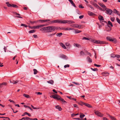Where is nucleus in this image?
I'll list each match as a JSON object with an SVG mask.
<instances>
[{"label":"nucleus","mask_w":120,"mask_h":120,"mask_svg":"<svg viewBox=\"0 0 120 120\" xmlns=\"http://www.w3.org/2000/svg\"><path fill=\"white\" fill-rule=\"evenodd\" d=\"M50 23H58L65 24L68 23V24L73 23H75L72 20H54L50 22Z\"/></svg>","instance_id":"f257e3e1"},{"label":"nucleus","mask_w":120,"mask_h":120,"mask_svg":"<svg viewBox=\"0 0 120 120\" xmlns=\"http://www.w3.org/2000/svg\"><path fill=\"white\" fill-rule=\"evenodd\" d=\"M40 30H45L46 32H50L53 31V26H48L41 28Z\"/></svg>","instance_id":"f03ea898"},{"label":"nucleus","mask_w":120,"mask_h":120,"mask_svg":"<svg viewBox=\"0 0 120 120\" xmlns=\"http://www.w3.org/2000/svg\"><path fill=\"white\" fill-rule=\"evenodd\" d=\"M91 41L94 43L96 44H104L105 43V42H104L99 40H91Z\"/></svg>","instance_id":"7ed1b4c3"},{"label":"nucleus","mask_w":120,"mask_h":120,"mask_svg":"<svg viewBox=\"0 0 120 120\" xmlns=\"http://www.w3.org/2000/svg\"><path fill=\"white\" fill-rule=\"evenodd\" d=\"M94 112L96 115L102 117L103 116V114L101 113L98 111H96V110H94Z\"/></svg>","instance_id":"20e7f679"},{"label":"nucleus","mask_w":120,"mask_h":120,"mask_svg":"<svg viewBox=\"0 0 120 120\" xmlns=\"http://www.w3.org/2000/svg\"><path fill=\"white\" fill-rule=\"evenodd\" d=\"M57 100H60L62 102V103H64V104H65L67 102L65 101L64 99H63L59 95L58 96V99H57Z\"/></svg>","instance_id":"39448f33"},{"label":"nucleus","mask_w":120,"mask_h":120,"mask_svg":"<svg viewBox=\"0 0 120 120\" xmlns=\"http://www.w3.org/2000/svg\"><path fill=\"white\" fill-rule=\"evenodd\" d=\"M105 10L106 11V13L109 15H111L112 11L111 9L107 8H105Z\"/></svg>","instance_id":"423d86ee"},{"label":"nucleus","mask_w":120,"mask_h":120,"mask_svg":"<svg viewBox=\"0 0 120 120\" xmlns=\"http://www.w3.org/2000/svg\"><path fill=\"white\" fill-rule=\"evenodd\" d=\"M110 41L114 43H116L117 42L116 39L115 38H112Z\"/></svg>","instance_id":"0eeeda50"},{"label":"nucleus","mask_w":120,"mask_h":120,"mask_svg":"<svg viewBox=\"0 0 120 120\" xmlns=\"http://www.w3.org/2000/svg\"><path fill=\"white\" fill-rule=\"evenodd\" d=\"M58 96L59 95L57 94H56L55 95H52L50 97L51 98H53L55 99H56L57 100L58 99Z\"/></svg>","instance_id":"6e6552de"},{"label":"nucleus","mask_w":120,"mask_h":120,"mask_svg":"<svg viewBox=\"0 0 120 120\" xmlns=\"http://www.w3.org/2000/svg\"><path fill=\"white\" fill-rule=\"evenodd\" d=\"M113 11L114 13L120 16V14L119 13V12L118 11H117L116 9H114Z\"/></svg>","instance_id":"1a4fd4ad"},{"label":"nucleus","mask_w":120,"mask_h":120,"mask_svg":"<svg viewBox=\"0 0 120 120\" xmlns=\"http://www.w3.org/2000/svg\"><path fill=\"white\" fill-rule=\"evenodd\" d=\"M98 4L102 8L104 9H105L106 7V6L103 3H98Z\"/></svg>","instance_id":"9d476101"},{"label":"nucleus","mask_w":120,"mask_h":120,"mask_svg":"<svg viewBox=\"0 0 120 120\" xmlns=\"http://www.w3.org/2000/svg\"><path fill=\"white\" fill-rule=\"evenodd\" d=\"M108 115L109 117H110L112 120H116L115 118L113 116H110V115L108 114Z\"/></svg>","instance_id":"9b49d317"},{"label":"nucleus","mask_w":120,"mask_h":120,"mask_svg":"<svg viewBox=\"0 0 120 120\" xmlns=\"http://www.w3.org/2000/svg\"><path fill=\"white\" fill-rule=\"evenodd\" d=\"M87 61L89 63H91L92 62V60L90 58L89 56H88L86 58Z\"/></svg>","instance_id":"f8f14e48"},{"label":"nucleus","mask_w":120,"mask_h":120,"mask_svg":"<svg viewBox=\"0 0 120 120\" xmlns=\"http://www.w3.org/2000/svg\"><path fill=\"white\" fill-rule=\"evenodd\" d=\"M71 26L75 28H78V27H79L78 26V24H72L71 25Z\"/></svg>","instance_id":"ddd939ff"},{"label":"nucleus","mask_w":120,"mask_h":120,"mask_svg":"<svg viewBox=\"0 0 120 120\" xmlns=\"http://www.w3.org/2000/svg\"><path fill=\"white\" fill-rule=\"evenodd\" d=\"M53 31L55 30H57L60 29V27L59 26H53Z\"/></svg>","instance_id":"4468645a"},{"label":"nucleus","mask_w":120,"mask_h":120,"mask_svg":"<svg viewBox=\"0 0 120 120\" xmlns=\"http://www.w3.org/2000/svg\"><path fill=\"white\" fill-rule=\"evenodd\" d=\"M98 18L100 21H103L104 20L103 17L101 15H100L98 16Z\"/></svg>","instance_id":"2eb2a0df"},{"label":"nucleus","mask_w":120,"mask_h":120,"mask_svg":"<svg viewBox=\"0 0 120 120\" xmlns=\"http://www.w3.org/2000/svg\"><path fill=\"white\" fill-rule=\"evenodd\" d=\"M65 45L66 46H67V48H70L71 46V45L68 42L66 43L65 44Z\"/></svg>","instance_id":"dca6fc26"},{"label":"nucleus","mask_w":120,"mask_h":120,"mask_svg":"<svg viewBox=\"0 0 120 120\" xmlns=\"http://www.w3.org/2000/svg\"><path fill=\"white\" fill-rule=\"evenodd\" d=\"M56 108L58 109L59 111H61L62 110V108L58 105H57L55 106Z\"/></svg>","instance_id":"f3484780"},{"label":"nucleus","mask_w":120,"mask_h":120,"mask_svg":"<svg viewBox=\"0 0 120 120\" xmlns=\"http://www.w3.org/2000/svg\"><path fill=\"white\" fill-rule=\"evenodd\" d=\"M47 82L49 83L52 85L54 82V81L52 80H50L49 81H47Z\"/></svg>","instance_id":"a211bd4d"},{"label":"nucleus","mask_w":120,"mask_h":120,"mask_svg":"<svg viewBox=\"0 0 120 120\" xmlns=\"http://www.w3.org/2000/svg\"><path fill=\"white\" fill-rule=\"evenodd\" d=\"M74 46H75L77 47L78 48L81 47V45L79 44L74 43Z\"/></svg>","instance_id":"6ab92c4d"},{"label":"nucleus","mask_w":120,"mask_h":120,"mask_svg":"<svg viewBox=\"0 0 120 120\" xmlns=\"http://www.w3.org/2000/svg\"><path fill=\"white\" fill-rule=\"evenodd\" d=\"M84 105L85 106H87V107H89V108H92V106H91L89 104L85 103L84 104Z\"/></svg>","instance_id":"aec40b11"},{"label":"nucleus","mask_w":120,"mask_h":120,"mask_svg":"<svg viewBox=\"0 0 120 120\" xmlns=\"http://www.w3.org/2000/svg\"><path fill=\"white\" fill-rule=\"evenodd\" d=\"M88 15L90 16H92L93 15H94L95 14L94 13H93L92 12L89 11H88Z\"/></svg>","instance_id":"412c9836"},{"label":"nucleus","mask_w":120,"mask_h":120,"mask_svg":"<svg viewBox=\"0 0 120 120\" xmlns=\"http://www.w3.org/2000/svg\"><path fill=\"white\" fill-rule=\"evenodd\" d=\"M7 83L6 82H3L1 83L0 84V86L1 87H2V86L3 85L6 86L7 85Z\"/></svg>","instance_id":"4be33fe9"},{"label":"nucleus","mask_w":120,"mask_h":120,"mask_svg":"<svg viewBox=\"0 0 120 120\" xmlns=\"http://www.w3.org/2000/svg\"><path fill=\"white\" fill-rule=\"evenodd\" d=\"M60 45L64 49H66V48L65 46L62 43H60Z\"/></svg>","instance_id":"5701e85b"},{"label":"nucleus","mask_w":120,"mask_h":120,"mask_svg":"<svg viewBox=\"0 0 120 120\" xmlns=\"http://www.w3.org/2000/svg\"><path fill=\"white\" fill-rule=\"evenodd\" d=\"M6 4H7V6L9 7H11L12 4H11L8 2H6Z\"/></svg>","instance_id":"b1692460"},{"label":"nucleus","mask_w":120,"mask_h":120,"mask_svg":"<svg viewBox=\"0 0 120 120\" xmlns=\"http://www.w3.org/2000/svg\"><path fill=\"white\" fill-rule=\"evenodd\" d=\"M23 96L25 97L26 98H30V96L29 95L26 94H24L23 95Z\"/></svg>","instance_id":"393cba45"},{"label":"nucleus","mask_w":120,"mask_h":120,"mask_svg":"<svg viewBox=\"0 0 120 120\" xmlns=\"http://www.w3.org/2000/svg\"><path fill=\"white\" fill-rule=\"evenodd\" d=\"M78 26L79 27H78V28H82L85 27V26L81 25H78Z\"/></svg>","instance_id":"a878e982"},{"label":"nucleus","mask_w":120,"mask_h":120,"mask_svg":"<svg viewBox=\"0 0 120 120\" xmlns=\"http://www.w3.org/2000/svg\"><path fill=\"white\" fill-rule=\"evenodd\" d=\"M66 57V55L63 54L61 55L60 56V57L61 58H65Z\"/></svg>","instance_id":"bb28decb"},{"label":"nucleus","mask_w":120,"mask_h":120,"mask_svg":"<svg viewBox=\"0 0 120 120\" xmlns=\"http://www.w3.org/2000/svg\"><path fill=\"white\" fill-rule=\"evenodd\" d=\"M85 103H84L82 101H81L79 102L78 104H79L81 106H82L83 105H84V104Z\"/></svg>","instance_id":"cd10ccee"},{"label":"nucleus","mask_w":120,"mask_h":120,"mask_svg":"<svg viewBox=\"0 0 120 120\" xmlns=\"http://www.w3.org/2000/svg\"><path fill=\"white\" fill-rule=\"evenodd\" d=\"M13 7L14 8H18V7L16 5L14 4H12V7Z\"/></svg>","instance_id":"c85d7f7f"},{"label":"nucleus","mask_w":120,"mask_h":120,"mask_svg":"<svg viewBox=\"0 0 120 120\" xmlns=\"http://www.w3.org/2000/svg\"><path fill=\"white\" fill-rule=\"evenodd\" d=\"M108 25H110L112 27L113 26V25L112 23L109 21H108Z\"/></svg>","instance_id":"c756f323"},{"label":"nucleus","mask_w":120,"mask_h":120,"mask_svg":"<svg viewBox=\"0 0 120 120\" xmlns=\"http://www.w3.org/2000/svg\"><path fill=\"white\" fill-rule=\"evenodd\" d=\"M35 32V30H32L29 31V33L30 34H31L34 33Z\"/></svg>","instance_id":"7c9ffc66"},{"label":"nucleus","mask_w":120,"mask_h":120,"mask_svg":"<svg viewBox=\"0 0 120 120\" xmlns=\"http://www.w3.org/2000/svg\"><path fill=\"white\" fill-rule=\"evenodd\" d=\"M112 38V37L109 36L107 37L106 38L107 39V40H108L109 41H111V40Z\"/></svg>","instance_id":"2f4dec72"},{"label":"nucleus","mask_w":120,"mask_h":120,"mask_svg":"<svg viewBox=\"0 0 120 120\" xmlns=\"http://www.w3.org/2000/svg\"><path fill=\"white\" fill-rule=\"evenodd\" d=\"M33 71H34V75L36 74L38 72V71H37V70L35 69H33Z\"/></svg>","instance_id":"473e14b6"},{"label":"nucleus","mask_w":120,"mask_h":120,"mask_svg":"<svg viewBox=\"0 0 120 120\" xmlns=\"http://www.w3.org/2000/svg\"><path fill=\"white\" fill-rule=\"evenodd\" d=\"M62 34V33H60L57 34H56V35L57 36L60 37Z\"/></svg>","instance_id":"72a5a7b5"},{"label":"nucleus","mask_w":120,"mask_h":120,"mask_svg":"<svg viewBox=\"0 0 120 120\" xmlns=\"http://www.w3.org/2000/svg\"><path fill=\"white\" fill-rule=\"evenodd\" d=\"M82 31H81L79 30H76L75 31V33H80Z\"/></svg>","instance_id":"f704fd0d"},{"label":"nucleus","mask_w":120,"mask_h":120,"mask_svg":"<svg viewBox=\"0 0 120 120\" xmlns=\"http://www.w3.org/2000/svg\"><path fill=\"white\" fill-rule=\"evenodd\" d=\"M71 3V4L74 7H75V8H76V6L75 5V4H74V2H73V1H72L71 2H70Z\"/></svg>","instance_id":"c9c22d12"},{"label":"nucleus","mask_w":120,"mask_h":120,"mask_svg":"<svg viewBox=\"0 0 120 120\" xmlns=\"http://www.w3.org/2000/svg\"><path fill=\"white\" fill-rule=\"evenodd\" d=\"M24 114H26L28 115V116H31V114L30 113H28L27 112H25L24 113Z\"/></svg>","instance_id":"e433bc0d"},{"label":"nucleus","mask_w":120,"mask_h":120,"mask_svg":"<svg viewBox=\"0 0 120 120\" xmlns=\"http://www.w3.org/2000/svg\"><path fill=\"white\" fill-rule=\"evenodd\" d=\"M80 56L83 55H84V52L82 51L80 52Z\"/></svg>","instance_id":"4c0bfd02"},{"label":"nucleus","mask_w":120,"mask_h":120,"mask_svg":"<svg viewBox=\"0 0 120 120\" xmlns=\"http://www.w3.org/2000/svg\"><path fill=\"white\" fill-rule=\"evenodd\" d=\"M38 22L37 21H30V22L31 24H33L34 23H37Z\"/></svg>","instance_id":"58836bf2"},{"label":"nucleus","mask_w":120,"mask_h":120,"mask_svg":"<svg viewBox=\"0 0 120 120\" xmlns=\"http://www.w3.org/2000/svg\"><path fill=\"white\" fill-rule=\"evenodd\" d=\"M93 5L97 8H98L99 7V6L96 3H94Z\"/></svg>","instance_id":"ea45409f"},{"label":"nucleus","mask_w":120,"mask_h":120,"mask_svg":"<svg viewBox=\"0 0 120 120\" xmlns=\"http://www.w3.org/2000/svg\"><path fill=\"white\" fill-rule=\"evenodd\" d=\"M90 69L93 71H97L98 70V69L97 68L93 69L92 68H91Z\"/></svg>","instance_id":"a19ab883"},{"label":"nucleus","mask_w":120,"mask_h":120,"mask_svg":"<svg viewBox=\"0 0 120 120\" xmlns=\"http://www.w3.org/2000/svg\"><path fill=\"white\" fill-rule=\"evenodd\" d=\"M21 26H23L25 27H26L28 26L27 25L24 24H22L21 25Z\"/></svg>","instance_id":"79ce46f5"},{"label":"nucleus","mask_w":120,"mask_h":120,"mask_svg":"<svg viewBox=\"0 0 120 120\" xmlns=\"http://www.w3.org/2000/svg\"><path fill=\"white\" fill-rule=\"evenodd\" d=\"M72 30V29L71 28H70L67 27V28H65V30Z\"/></svg>","instance_id":"37998d69"},{"label":"nucleus","mask_w":120,"mask_h":120,"mask_svg":"<svg viewBox=\"0 0 120 120\" xmlns=\"http://www.w3.org/2000/svg\"><path fill=\"white\" fill-rule=\"evenodd\" d=\"M27 120V117H23L21 119H19V120Z\"/></svg>","instance_id":"c03bdc74"},{"label":"nucleus","mask_w":120,"mask_h":120,"mask_svg":"<svg viewBox=\"0 0 120 120\" xmlns=\"http://www.w3.org/2000/svg\"><path fill=\"white\" fill-rule=\"evenodd\" d=\"M116 20L117 22L119 24H120V20L119 19L117 18H116Z\"/></svg>","instance_id":"a18cd8bd"},{"label":"nucleus","mask_w":120,"mask_h":120,"mask_svg":"<svg viewBox=\"0 0 120 120\" xmlns=\"http://www.w3.org/2000/svg\"><path fill=\"white\" fill-rule=\"evenodd\" d=\"M115 57H116L118 58H120V55H115Z\"/></svg>","instance_id":"49530a36"},{"label":"nucleus","mask_w":120,"mask_h":120,"mask_svg":"<svg viewBox=\"0 0 120 120\" xmlns=\"http://www.w3.org/2000/svg\"><path fill=\"white\" fill-rule=\"evenodd\" d=\"M19 81L18 80H16L15 81H13V82H12V83L13 84H15L17 83Z\"/></svg>","instance_id":"de8ad7c7"},{"label":"nucleus","mask_w":120,"mask_h":120,"mask_svg":"<svg viewBox=\"0 0 120 120\" xmlns=\"http://www.w3.org/2000/svg\"><path fill=\"white\" fill-rule=\"evenodd\" d=\"M85 116V115L83 114H80V117L81 118H82L84 117Z\"/></svg>","instance_id":"09e8293b"},{"label":"nucleus","mask_w":120,"mask_h":120,"mask_svg":"<svg viewBox=\"0 0 120 120\" xmlns=\"http://www.w3.org/2000/svg\"><path fill=\"white\" fill-rule=\"evenodd\" d=\"M29 28H31V29H35V26H28Z\"/></svg>","instance_id":"8fccbe9b"},{"label":"nucleus","mask_w":120,"mask_h":120,"mask_svg":"<svg viewBox=\"0 0 120 120\" xmlns=\"http://www.w3.org/2000/svg\"><path fill=\"white\" fill-rule=\"evenodd\" d=\"M44 20H39L37 21L38 22L39 21L41 22H44Z\"/></svg>","instance_id":"3c124183"},{"label":"nucleus","mask_w":120,"mask_h":120,"mask_svg":"<svg viewBox=\"0 0 120 120\" xmlns=\"http://www.w3.org/2000/svg\"><path fill=\"white\" fill-rule=\"evenodd\" d=\"M8 101H10V102H12L13 103L15 104V102L13 100H11V99H9Z\"/></svg>","instance_id":"603ef678"},{"label":"nucleus","mask_w":120,"mask_h":120,"mask_svg":"<svg viewBox=\"0 0 120 120\" xmlns=\"http://www.w3.org/2000/svg\"><path fill=\"white\" fill-rule=\"evenodd\" d=\"M79 7L80 8H84V6H82V5H79Z\"/></svg>","instance_id":"864d4df0"},{"label":"nucleus","mask_w":120,"mask_h":120,"mask_svg":"<svg viewBox=\"0 0 120 120\" xmlns=\"http://www.w3.org/2000/svg\"><path fill=\"white\" fill-rule=\"evenodd\" d=\"M79 115V114L77 113V114H71V115L72 117L74 116H75Z\"/></svg>","instance_id":"5fc2aeb1"},{"label":"nucleus","mask_w":120,"mask_h":120,"mask_svg":"<svg viewBox=\"0 0 120 120\" xmlns=\"http://www.w3.org/2000/svg\"><path fill=\"white\" fill-rule=\"evenodd\" d=\"M55 34V33L50 34L48 35V36H52L54 35Z\"/></svg>","instance_id":"6e6d98bb"},{"label":"nucleus","mask_w":120,"mask_h":120,"mask_svg":"<svg viewBox=\"0 0 120 120\" xmlns=\"http://www.w3.org/2000/svg\"><path fill=\"white\" fill-rule=\"evenodd\" d=\"M36 29H39L41 27L40 25H39L37 26H35Z\"/></svg>","instance_id":"4d7b16f0"},{"label":"nucleus","mask_w":120,"mask_h":120,"mask_svg":"<svg viewBox=\"0 0 120 120\" xmlns=\"http://www.w3.org/2000/svg\"><path fill=\"white\" fill-rule=\"evenodd\" d=\"M94 65L95 66L97 67H100L101 66V65H97L96 64H94Z\"/></svg>","instance_id":"13d9d810"},{"label":"nucleus","mask_w":120,"mask_h":120,"mask_svg":"<svg viewBox=\"0 0 120 120\" xmlns=\"http://www.w3.org/2000/svg\"><path fill=\"white\" fill-rule=\"evenodd\" d=\"M69 67V65L68 64H67L65 65L64 66V68H65L67 67Z\"/></svg>","instance_id":"bf43d9fd"},{"label":"nucleus","mask_w":120,"mask_h":120,"mask_svg":"<svg viewBox=\"0 0 120 120\" xmlns=\"http://www.w3.org/2000/svg\"><path fill=\"white\" fill-rule=\"evenodd\" d=\"M110 19L112 21L114 22L115 20V18L113 17L112 18H111Z\"/></svg>","instance_id":"052dcab7"},{"label":"nucleus","mask_w":120,"mask_h":120,"mask_svg":"<svg viewBox=\"0 0 120 120\" xmlns=\"http://www.w3.org/2000/svg\"><path fill=\"white\" fill-rule=\"evenodd\" d=\"M83 40H89V39L85 37H84L82 38Z\"/></svg>","instance_id":"680f3d73"},{"label":"nucleus","mask_w":120,"mask_h":120,"mask_svg":"<svg viewBox=\"0 0 120 120\" xmlns=\"http://www.w3.org/2000/svg\"><path fill=\"white\" fill-rule=\"evenodd\" d=\"M33 36L34 38H38L36 34H34L33 35Z\"/></svg>","instance_id":"e2e57ef3"},{"label":"nucleus","mask_w":120,"mask_h":120,"mask_svg":"<svg viewBox=\"0 0 120 120\" xmlns=\"http://www.w3.org/2000/svg\"><path fill=\"white\" fill-rule=\"evenodd\" d=\"M84 17V16L83 15H80L79 17V18L80 19H82Z\"/></svg>","instance_id":"0e129e2a"},{"label":"nucleus","mask_w":120,"mask_h":120,"mask_svg":"<svg viewBox=\"0 0 120 120\" xmlns=\"http://www.w3.org/2000/svg\"><path fill=\"white\" fill-rule=\"evenodd\" d=\"M94 52L95 53L94 57L95 59H96L97 58L96 53V52H95V50L94 51Z\"/></svg>","instance_id":"69168bd1"},{"label":"nucleus","mask_w":120,"mask_h":120,"mask_svg":"<svg viewBox=\"0 0 120 120\" xmlns=\"http://www.w3.org/2000/svg\"><path fill=\"white\" fill-rule=\"evenodd\" d=\"M111 57L114 58L115 57V55L114 56V54H112L111 56Z\"/></svg>","instance_id":"338daca9"},{"label":"nucleus","mask_w":120,"mask_h":120,"mask_svg":"<svg viewBox=\"0 0 120 120\" xmlns=\"http://www.w3.org/2000/svg\"><path fill=\"white\" fill-rule=\"evenodd\" d=\"M103 120H109L106 117H103Z\"/></svg>","instance_id":"774afa93"}]
</instances>
